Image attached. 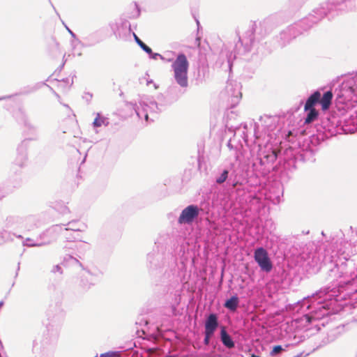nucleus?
<instances>
[{"label": "nucleus", "mask_w": 357, "mask_h": 357, "mask_svg": "<svg viewBox=\"0 0 357 357\" xmlns=\"http://www.w3.org/2000/svg\"><path fill=\"white\" fill-rule=\"evenodd\" d=\"M270 142L269 139L260 141V138H258L255 140L254 146L250 149L251 155L253 157V169L257 175L261 176H267L276 167L275 162L278 155Z\"/></svg>", "instance_id": "obj_1"}, {"label": "nucleus", "mask_w": 357, "mask_h": 357, "mask_svg": "<svg viewBox=\"0 0 357 357\" xmlns=\"http://www.w3.org/2000/svg\"><path fill=\"white\" fill-rule=\"evenodd\" d=\"M354 6V0H328L314 8L312 13L309 14L310 19L313 26L325 17L328 19L333 18L351 10Z\"/></svg>", "instance_id": "obj_2"}, {"label": "nucleus", "mask_w": 357, "mask_h": 357, "mask_svg": "<svg viewBox=\"0 0 357 357\" xmlns=\"http://www.w3.org/2000/svg\"><path fill=\"white\" fill-rule=\"evenodd\" d=\"M337 105L353 106L357 102V72L344 79L342 84L335 91Z\"/></svg>", "instance_id": "obj_3"}, {"label": "nucleus", "mask_w": 357, "mask_h": 357, "mask_svg": "<svg viewBox=\"0 0 357 357\" xmlns=\"http://www.w3.org/2000/svg\"><path fill=\"white\" fill-rule=\"evenodd\" d=\"M279 118L264 115L260 116L259 121L255 124V140L260 138V141H271L273 136L279 135L281 132L278 125Z\"/></svg>", "instance_id": "obj_4"}, {"label": "nucleus", "mask_w": 357, "mask_h": 357, "mask_svg": "<svg viewBox=\"0 0 357 357\" xmlns=\"http://www.w3.org/2000/svg\"><path fill=\"white\" fill-rule=\"evenodd\" d=\"M171 68L174 73L173 77L176 83L181 89H184V91L181 93V94H183L188 86V71L189 62L186 56L183 53L178 54L172 63Z\"/></svg>", "instance_id": "obj_5"}, {"label": "nucleus", "mask_w": 357, "mask_h": 357, "mask_svg": "<svg viewBox=\"0 0 357 357\" xmlns=\"http://www.w3.org/2000/svg\"><path fill=\"white\" fill-rule=\"evenodd\" d=\"M311 15L302 19L301 21L289 26L285 30H283L279 36V43L282 47L289 43L290 41L295 38L303 31H307L312 26L310 22Z\"/></svg>", "instance_id": "obj_6"}, {"label": "nucleus", "mask_w": 357, "mask_h": 357, "mask_svg": "<svg viewBox=\"0 0 357 357\" xmlns=\"http://www.w3.org/2000/svg\"><path fill=\"white\" fill-rule=\"evenodd\" d=\"M29 156L27 144L23 141L17 148V153L10 163V172L13 176H18L22 173V170L27 167Z\"/></svg>", "instance_id": "obj_7"}, {"label": "nucleus", "mask_w": 357, "mask_h": 357, "mask_svg": "<svg viewBox=\"0 0 357 357\" xmlns=\"http://www.w3.org/2000/svg\"><path fill=\"white\" fill-rule=\"evenodd\" d=\"M135 110L138 117L140 119L144 117L146 122H149V114L154 115L160 111L158 103L149 98L141 100Z\"/></svg>", "instance_id": "obj_8"}, {"label": "nucleus", "mask_w": 357, "mask_h": 357, "mask_svg": "<svg viewBox=\"0 0 357 357\" xmlns=\"http://www.w3.org/2000/svg\"><path fill=\"white\" fill-rule=\"evenodd\" d=\"M255 261L257 263L261 270L269 273L273 268L272 261L268 256V251L263 247H259L255 250Z\"/></svg>", "instance_id": "obj_9"}, {"label": "nucleus", "mask_w": 357, "mask_h": 357, "mask_svg": "<svg viewBox=\"0 0 357 357\" xmlns=\"http://www.w3.org/2000/svg\"><path fill=\"white\" fill-rule=\"evenodd\" d=\"M302 155H297V151L290 147L284 151L282 156L280 158L279 164L284 170L291 171L296 168V161Z\"/></svg>", "instance_id": "obj_10"}, {"label": "nucleus", "mask_w": 357, "mask_h": 357, "mask_svg": "<svg viewBox=\"0 0 357 357\" xmlns=\"http://www.w3.org/2000/svg\"><path fill=\"white\" fill-rule=\"evenodd\" d=\"M200 210L197 205L191 204L186 206L181 211L178 222L180 225L192 224L198 218Z\"/></svg>", "instance_id": "obj_11"}, {"label": "nucleus", "mask_w": 357, "mask_h": 357, "mask_svg": "<svg viewBox=\"0 0 357 357\" xmlns=\"http://www.w3.org/2000/svg\"><path fill=\"white\" fill-rule=\"evenodd\" d=\"M241 89V85L239 82L236 81H229L227 82L225 90L231 107H235L240 102L242 97Z\"/></svg>", "instance_id": "obj_12"}, {"label": "nucleus", "mask_w": 357, "mask_h": 357, "mask_svg": "<svg viewBox=\"0 0 357 357\" xmlns=\"http://www.w3.org/2000/svg\"><path fill=\"white\" fill-rule=\"evenodd\" d=\"M257 28V24L254 22L250 29L246 31L245 35L241 38L239 37L238 43L243 47V50L241 52L240 50L238 54H243L251 50L252 46L254 45L255 36V31Z\"/></svg>", "instance_id": "obj_13"}, {"label": "nucleus", "mask_w": 357, "mask_h": 357, "mask_svg": "<svg viewBox=\"0 0 357 357\" xmlns=\"http://www.w3.org/2000/svg\"><path fill=\"white\" fill-rule=\"evenodd\" d=\"M61 230V225H55L41 233L39 236V240L40 241L42 245H49L54 241Z\"/></svg>", "instance_id": "obj_14"}, {"label": "nucleus", "mask_w": 357, "mask_h": 357, "mask_svg": "<svg viewBox=\"0 0 357 357\" xmlns=\"http://www.w3.org/2000/svg\"><path fill=\"white\" fill-rule=\"evenodd\" d=\"M279 17L278 15H273L267 17L259 24L258 34L262 36L269 33L271 30L279 24Z\"/></svg>", "instance_id": "obj_15"}, {"label": "nucleus", "mask_w": 357, "mask_h": 357, "mask_svg": "<svg viewBox=\"0 0 357 357\" xmlns=\"http://www.w3.org/2000/svg\"><path fill=\"white\" fill-rule=\"evenodd\" d=\"M136 324L142 326L141 332L142 335H145L146 337L152 336L155 339L160 335L158 327L157 326H155L153 324L150 326L147 319L142 317L138 319Z\"/></svg>", "instance_id": "obj_16"}, {"label": "nucleus", "mask_w": 357, "mask_h": 357, "mask_svg": "<svg viewBox=\"0 0 357 357\" xmlns=\"http://www.w3.org/2000/svg\"><path fill=\"white\" fill-rule=\"evenodd\" d=\"M22 115V121L24 126V132L26 135H31L29 138L31 140H36L38 138V126L32 123L24 113L20 110Z\"/></svg>", "instance_id": "obj_17"}, {"label": "nucleus", "mask_w": 357, "mask_h": 357, "mask_svg": "<svg viewBox=\"0 0 357 357\" xmlns=\"http://www.w3.org/2000/svg\"><path fill=\"white\" fill-rule=\"evenodd\" d=\"M330 291V287H325L324 289H321L315 294H314L311 297L307 296L306 298H304L301 301L298 302L297 304L301 305V308L305 307L306 310H310L312 307V299H316L317 297L321 299L323 297V296H326Z\"/></svg>", "instance_id": "obj_18"}, {"label": "nucleus", "mask_w": 357, "mask_h": 357, "mask_svg": "<svg viewBox=\"0 0 357 357\" xmlns=\"http://www.w3.org/2000/svg\"><path fill=\"white\" fill-rule=\"evenodd\" d=\"M98 282V278L89 271L83 274L79 280V286L83 291H88Z\"/></svg>", "instance_id": "obj_19"}, {"label": "nucleus", "mask_w": 357, "mask_h": 357, "mask_svg": "<svg viewBox=\"0 0 357 357\" xmlns=\"http://www.w3.org/2000/svg\"><path fill=\"white\" fill-rule=\"evenodd\" d=\"M218 327V319L216 314H210L206 319L204 325V331H206L207 336L213 335L215 330Z\"/></svg>", "instance_id": "obj_20"}, {"label": "nucleus", "mask_w": 357, "mask_h": 357, "mask_svg": "<svg viewBox=\"0 0 357 357\" xmlns=\"http://www.w3.org/2000/svg\"><path fill=\"white\" fill-rule=\"evenodd\" d=\"M22 229L33 230L40 225V220L36 215H28L22 217Z\"/></svg>", "instance_id": "obj_21"}, {"label": "nucleus", "mask_w": 357, "mask_h": 357, "mask_svg": "<svg viewBox=\"0 0 357 357\" xmlns=\"http://www.w3.org/2000/svg\"><path fill=\"white\" fill-rule=\"evenodd\" d=\"M220 341L227 349H233L235 347V342L231 336L227 332L225 327L222 326L220 335Z\"/></svg>", "instance_id": "obj_22"}, {"label": "nucleus", "mask_w": 357, "mask_h": 357, "mask_svg": "<svg viewBox=\"0 0 357 357\" xmlns=\"http://www.w3.org/2000/svg\"><path fill=\"white\" fill-rule=\"evenodd\" d=\"M346 269L347 265L345 263H342L341 264H335L334 268L330 271V276L336 278H343L347 274Z\"/></svg>", "instance_id": "obj_23"}, {"label": "nucleus", "mask_w": 357, "mask_h": 357, "mask_svg": "<svg viewBox=\"0 0 357 357\" xmlns=\"http://www.w3.org/2000/svg\"><path fill=\"white\" fill-rule=\"evenodd\" d=\"M22 217L10 216L6 220V226L13 229H22Z\"/></svg>", "instance_id": "obj_24"}, {"label": "nucleus", "mask_w": 357, "mask_h": 357, "mask_svg": "<svg viewBox=\"0 0 357 357\" xmlns=\"http://www.w3.org/2000/svg\"><path fill=\"white\" fill-rule=\"evenodd\" d=\"M321 97V93L319 91H315L312 94H311L309 98L307 99L305 105V109H309L312 108H314V105L319 102Z\"/></svg>", "instance_id": "obj_25"}, {"label": "nucleus", "mask_w": 357, "mask_h": 357, "mask_svg": "<svg viewBox=\"0 0 357 357\" xmlns=\"http://www.w3.org/2000/svg\"><path fill=\"white\" fill-rule=\"evenodd\" d=\"M63 225L66 227V231H73L75 232L82 231L86 227V226L84 224L80 223L77 220L70 221L66 225Z\"/></svg>", "instance_id": "obj_26"}, {"label": "nucleus", "mask_w": 357, "mask_h": 357, "mask_svg": "<svg viewBox=\"0 0 357 357\" xmlns=\"http://www.w3.org/2000/svg\"><path fill=\"white\" fill-rule=\"evenodd\" d=\"M14 237L18 238H22L21 235H16L14 233L8 231L6 230H3L0 232V245H3L7 242L13 241L14 240Z\"/></svg>", "instance_id": "obj_27"}, {"label": "nucleus", "mask_w": 357, "mask_h": 357, "mask_svg": "<svg viewBox=\"0 0 357 357\" xmlns=\"http://www.w3.org/2000/svg\"><path fill=\"white\" fill-rule=\"evenodd\" d=\"M333 99V93L331 91L325 92L322 97H320L319 103L322 109H328L331 104Z\"/></svg>", "instance_id": "obj_28"}, {"label": "nucleus", "mask_w": 357, "mask_h": 357, "mask_svg": "<svg viewBox=\"0 0 357 357\" xmlns=\"http://www.w3.org/2000/svg\"><path fill=\"white\" fill-rule=\"evenodd\" d=\"M238 304L239 298L236 295H235L227 299L225 301L224 306L231 312H235L238 307Z\"/></svg>", "instance_id": "obj_29"}, {"label": "nucleus", "mask_w": 357, "mask_h": 357, "mask_svg": "<svg viewBox=\"0 0 357 357\" xmlns=\"http://www.w3.org/2000/svg\"><path fill=\"white\" fill-rule=\"evenodd\" d=\"M109 124V119L107 117L101 116L100 113L96 114V117L95 118L92 125L94 128H99L102 126L105 127L108 126Z\"/></svg>", "instance_id": "obj_30"}, {"label": "nucleus", "mask_w": 357, "mask_h": 357, "mask_svg": "<svg viewBox=\"0 0 357 357\" xmlns=\"http://www.w3.org/2000/svg\"><path fill=\"white\" fill-rule=\"evenodd\" d=\"M160 258V255L155 252L148 254L147 260L150 264L151 268H156L159 266L158 261Z\"/></svg>", "instance_id": "obj_31"}, {"label": "nucleus", "mask_w": 357, "mask_h": 357, "mask_svg": "<svg viewBox=\"0 0 357 357\" xmlns=\"http://www.w3.org/2000/svg\"><path fill=\"white\" fill-rule=\"evenodd\" d=\"M109 26L110 27L112 31L116 38H123V35L121 33V29H123V26L121 25H120L116 22H112L109 24Z\"/></svg>", "instance_id": "obj_32"}, {"label": "nucleus", "mask_w": 357, "mask_h": 357, "mask_svg": "<svg viewBox=\"0 0 357 357\" xmlns=\"http://www.w3.org/2000/svg\"><path fill=\"white\" fill-rule=\"evenodd\" d=\"M305 111L307 112L306 117L305 119V123H312L318 116V112L315 109V108L305 109Z\"/></svg>", "instance_id": "obj_33"}, {"label": "nucleus", "mask_w": 357, "mask_h": 357, "mask_svg": "<svg viewBox=\"0 0 357 357\" xmlns=\"http://www.w3.org/2000/svg\"><path fill=\"white\" fill-rule=\"evenodd\" d=\"M229 172L228 169H223L215 178V183L218 185L224 183L229 178Z\"/></svg>", "instance_id": "obj_34"}, {"label": "nucleus", "mask_w": 357, "mask_h": 357, "mask_svg": "<svg viewBox=\"0 0 357 357\" xmlns=\"http://www.w3.org/2000/svg\"><path fill=\"white\" fill-rule=\"evenodd\" d=\"M22 244H23L24 246H27V247H40V246H43L40 241L39 240V238L38 239L37 241H35L33 239H31L30 238H26L23 241Z\"/></svg>", "instance_id": "obj_35"}, {"label": "nucleus", "mask_w": 357, "mask_h": 357, "mask_svg": "<svg viewBox=\"0 0 357 357\" xmlns=\"http://www.w3.org/2000/svg\"><path fill=\"white\" fill-rule=\"evenodd\" d=\"M133 36L135 38V40L137 44L146 52V53H151V49L147 46L144 42H142L137 36L133 33Z\"/></svg>", "instance_id": "obj_36"}, {"label": "nucleus", "mask_w": 357, "mask_h": 357, "mask_svg": "<svg viewBox=\"0 0 357 357\" xmlns=\"http://www.w3.org/2000/svg\"><path fill=\"white\" fill-rule=\"evenodd\" d=\"M149 56V58L150 59H154V60H157L158 59H160L162 60H164L165 58L160 54L158 53H153L152 51H151V53H147Z\"/></svg>", "instance_id": "obj_37"}, {"label": "nucleus", "mask_w": 357, "mask_h": 357, "mask_svg": "<svg viewBox=\"0 0 357 357\" xmlns=\"http://www.w3.org/2000/svg\"><path fill=\"white\" fill-rule=\"evenodd\" d=\"M95 357H98V356ZM100 357H120V355L118 352H108L101 354Z\"/></svg>", "instance_id": "obj_38"}, {"label": "nucleus", "mask_w": 357, "mask_h": 357, "mask_svg": "<svg viewBox=\"0 0 357 357\" xmlns=\"http://www.w3.org/2000/svg\"><path fill=\"white\" fill-rule=\"evenodd\" d=\"M83 99L85 100V101L87 103H89L93 98L92 93L89 92H85L82 96Z\"/></svg>", "instance_id": "obj_39"}, {"label": "nucleus", "mask_w": 357, "mask_h": 357, "mask_svg": "<svg viewBox=\"0 0 357 357\" xmlns=\"http://www.w3.org/2000/svg\"><path fill=\"white\" fill-rule=\"evenodd\" d=\"M282 350H283V349H282V346H280V345L275 346L271 351V354L276 355V354L280 353Z\"/></svg>", "instance_id": "obj_40"}, {"label": "nucleus", "mask_w": 357, "mask_h": 357, "mask_svg": "<svg viewBox=\"0 0 357 357\" xmlns=\"http://www.w3.org/2000/svg\"><path fill=\"white\" fill-rule=\"evenodd\" d=\"M52 272L54 273H59L61 274L62 273V268H61V267L59 265H56V266H53Z\"/></svg>", "instance_id": "obj_41"}, {"label": "nucleus", "mask_w": 357, "mask_h": 357, "mask_svg": "<svg viewBox=\"0 0 357 357\" xmlns=\"http://www.w3.org/2000/svg\"><path fill=\"white\" fill-rule=\"evenodd\" d=\"M78 234H76L74 236H66V239L68 241H78L79 240V238L78 236Z\"/></svg>", "instance_id": "obj_42"}, {"label": "nucleus", "mask_w": 357, "mask_h": 357, "mask_svg": "<svg viewBox=\"0 0 357 357\" xmlns=\"http://www.w3.org/2000/svg\"><path fill=\"white\" fill-rule=\"evenodd\" d=\"M68 259H69V260L71 261L72 264L75 263V264H79L80 266H82V264L76 258H75L72 256H68Z\"/></svg>", "instance_id": "obj_43"}, {"label": "nucleus", "mask_w": 357, "mask_h": 357, "mask_svg": "<svg viewBox=\"0 0 357 357\" xmlns=\"http://www.w3.org/2000/svg\"><path fill=\"white\" fill-rule=\"evenodd\" d=\"M204 342L206 344H208L209 343L210 339L213 337V335H208L207 336L206 331H204Z\"/></svg>", "instance_id": "obj_44"}, {"label": "nucleus", "mask_w": 357, "mask_h": 357, "mask_svg": "<svg viewBox=\"0 0 357 357\" xmlns=\"http://www.w3.org/2000/svg\"><path fill=\"white\" fill-rule=\"evenodd\" d=\"M304 0H289L291 4L300 6Z\"/></svg>", "instance_id": "obj_45"}, {"label": "nucleus", "mask_w": 357, "mask_h": 357, "mask_svg": "<svg viewBox=\"0 0 357 357\" xmlns=\"http://www.w3.org/2000/svg\"><path fill=\"white\" fill-rule=\"evenodd\" d=\"M66 27L68 31L69 32V33L71 35V36L74 38H76L75 33L73 31H72L66 25Z\"/></svg>", "instance_id": "obj_46"}, {"label": "nucleus", "mask_w": 357, "mask_h": 357, "mask_svg": "<svg viewBox=\"0 0 357 357\" xmlns=\"http://www.w3.org/2000/svg\"><path fill=\"white\" fill-rule=\"evenodd\" d=\"M174 89H176V87H175V86H171V87H169V88L168 91H169V93H171V94H172V93H173V91H174Z\"/></svg>", "instance_id": "obj_47"}, {"label": "nucleus", "mask_w": 357, "mask_h": 357, "mask_svg": "<svg viewBox=\"0 0 357 357\" xmlns=\"http://www.w3.org/2000/svg\"><path fill=\"white\" fill-rule=\"evenodd\" d=\"M13 96H2V97H0V100H6V99H8V98H10Z\"/></svg>", "instance_id": "obj_48"}, {"label": "nucleus", "mask_w": 357, "mask_h": 357, "mask_svg": "<svg viewBox=\"0 0 357 357\" xmlns=\"http://www.w3.org/2000/svg\"><path fill=\"white\" fill-rule=\"evenodd\" d=\"M305 319H306V321L307 322H310V317L308 315L305 314Z\"/></svg>", "instance_id": "obj_49"}, {"label": "nucleus", "mask_w": 357, "mask_h": 357, "mask_svg": "<svg viewBox=\"0 0 357 357\" xmlns=\"http://www.w3.org/2000/svg\"><path fill=\"white\" fill-rule=\"evenodd\" d=\"M69 212V210L67 207H65L63 211H62L63 213H68Z\"/></svg>", "instance_id": "obj_50"}, {"label": "nucleus", "mask_w": 357, "mask_h": 357, "mask_svg": "<svg viewBox=\"0 0 357 357\" xmlns=\"http://www.w3.org/2000/svg\"><path fill=\"white\" fill-rule=\"evenodd\" d=\"M305 356L303 355V353H300L298 354H297L296 356H294V357H304Z\"/></svg>", "instance_id": "obj_51"}, {"label": "nucleus", "mask_w": 357, "mask_h": 357, "mask_svg": "<svg viewBox=\"0 0 357 357\" xmlns=\"http://www.w3.org/2000/svg\"><path fill=\"white\" fill-rule=\"evenodd\" d=\"M153 83V80L152 79H147L146 81V85H149L150 84Z\"/></svg>", "instance_id": "obj_52"}, {"label": "nucleus", "mask_w": 357, "mask_h": 357, "mask_svg": "<svg viewBox=\"0 0 357 357\" xmlns=\"http://www.w3.org/2000/svg\"><path fill=\"white\" fill-rule=\"evenodd\" d=\"M238 181H234L233 186H234V187H236V185L238 184Z\"/></svg>", "instance_id": "obj_53"}, {"label": "nucleus", "mask_w": 357, "mask_h": 357, "mask_svg": "<svg viewBox=\"0 0 357 357\" xmlns=\"http://www.w3.org/2000/svg\"><path fill=\"white\" fill-rule=\"evenodd\" d=\"M227 146H228V147H229L230 149H232V146H231V144L230 141L228 142Z\"/></svg>", "instance_id": "obj_54"}, {"label": "nucleus", "mask_w": 357, "mask_h": 357, "mask_svg": "<svg viewBox=\"0 0 357 357\" xmlns=\"http://www.w3.org/2000/svg\"><path fill=\"white\" fill-rule=\"evenodd\" d=\"M325 299H326V298H324V299H322V300H321V301H317V303H319H319H321L323 302V301H324Z\"/></svg>", "instance_id": "obj_55"}, {"label": "nucleus", "mask_w": 357, "mask_h": 357, "mask_svg": "<svg viewBox=\"0 0 357 357\" xmlns=\"http://www.w3.org/2000/svg\"><path fill=\"white\" fill-rule=\"evenodd\" d=\"M228 64H229V68H231V62H230L229 59L228 60Z\"/></svg>", "instance_id": "obj_56"}, {"label": "nucleus", "mask_w": 357, "mask_h": 357, "mask_svg": "<svg viewBox=\"0 0 357 357\" xmlns=\"http://www.w3.org/2000/svg\"><path fill=\"white\" fill-rule=\"evenodd\" d=\"M137 332L138 333V336L139 337H142V335L139 334V333H140L139 330H137Z\"/></svg>", "instance_id": "obj_57"}, {"label": "nucleus", "mask_w": 357, "mask_h": 357, "mask_svg": "<svg viewBox=\"0 0 357 357\" xmlns=\"http://www.w3.org/2000/svg\"><path fill=\"white\" fill-rule=\"evenodd\" d=\"M20 262H19V263H18V264H17V271H18L20 270Z\"/></svg>", "instance_id": "obj_58"}, {"label": "nucleus", "mask_w": 357, "mask_h": 357, "mask_svg": "<svg viewBox=\"0 0 357 357\" xmlns=\"http://www.w3.org/2000/svg\"><path fill=\"white\" fill-rule=\"evenodd\" d=\"M3 305V301H1V302H0V307H1Z\"/></svg>", "instance_id": "obj_59"}, {"label": "nucleus", "mask_w": 357, "mask_h": 357, "mask_svg": "<svg viewBox=\"0 0 357 357\" xmlns=\"http://www.w3.org/2000/svg\"><path fill=\"white\" fill-rule=\"evenodd\" d=\"M154 88H155V89H157V88H158V86H157L155 84H154Z\"/></svg>", "instance_id": "obj_60"}]
</instances>
